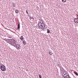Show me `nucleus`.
<instances>
[{
  "mask_svg": "<svg viewBox=\"0 0 78 78\" xmlns=\"http://www.w3.org/2000/svg\"><path fill=\"white\" fill-rule=\"evenodd\" d=\"M9 44L11 45L12 46H14V47H16V48L17 50H20V49L21 48L20 45L19 44H17V42L14 40L13 39H9Z\"/></svg>",
  "mask_w": 78,
  "mask_h": 78,
  "instance_id": "obj_1",
  "label": "nucleus"
},
{
  "mask_svg": "<svg viewBox=\"0 0 78 78\" xmlns=\"http://www.w3.org/2000/svg\"><path fill=\"white\" fill-rule=\"evenodd\" d=\"M0 69L3 72L6 70V68L5 67V66L4 65H1L0 66Z\"/></svg>",
  "mask_w": 78,
  "mask_h": 78,
  "instance_id": "obj_2",
  "label": "nucleus"
},
{
  "mask_svg": "<svg viewBox=\"0 0 78 78\" xmlns=\"http://www.w3.org/2000/svg\"><path fill=\"white\" fill-rule=\"evenodd\" d=\"M63 77H64L65 78H71L70 77L69 75H67V73L65 74L64 76H63Z\"/></svg>",
  "mask_w": 78,
  "mask_h": 78,
  "instance_id": "obj_3",
  "label": "nucleus"
},
{
  "mask_svg": "<svg viewBox=\"0 0 78 78\" xmlns=\"http://www.w3.org/2000/svg\"><path fill=\"white\" fill-rule=\"evenodd\" d=\"M74 21L75 23H78V19L77 18H75L74 19Z\"/></svg>",
  "mask_w": 78,
  "mask_h": 78,
  "instance_id": "obj_4",
  "label": "nucleus"
},
{
  "mask_svg": "<svg viewBox=\"0 0 78 78\" xmlns=\"http://www.w3.org/2000/svg\"><path fill=\"white\" fill-rule=\"evenodd\" d=\"M48 53L50 55H53V52L51 51H48Z\"/></svg>",
  "mask_w": 78,
  "mask_h": 78,
  "instance_id": "obj_5",
  "label": "nucleus"
},
{
  "mask_svg": "<svg viewBox=\"0 0 78 78\" xmlns=\"http://www.w3.org/2000/svg\"><path fill=\"white\" fill-rule=\"evenodd\" d=\"M42 25V23H41V22H39L38 23V27H39V26H40L41 25Z\"/></svg>",
  "mask_w": 78,
  "mask_h": 78,
  "instance_id": "obj_6",
  "label": "nucleus"
},
{
  "mask_svg": "<svg viewBox=\"0 0 78 78\" xmlns=\"http://www.w3.org/2000/svg\"><path fill=\"white\" fill-rule=\"evenodd\" d=\"M20 23H19V24L18 25V27H17V29L18 30L20 29Z\"/></svg>",
  "mask_w": 78,
  "mask_h": 78,
  "instance_id": "obj_7",
  "label": "nucleus"
},
{
  "mask_svg": "<svg viewBox=\"0 0 78 78\" xmlns=\"http://www.w3.org/2000/svg\"><path fill=\"white\" fill-rule=\"evenodd\" d=\"M40 27V28H41V29H44L45 27V26H44V27H42V26H39Z\"/></svg>",
  "mask_w": 78,
  "mask_h": 78,
  "instance_id": "obj_8",
  "label": "nucleus"
},
{
  "mask_svg": "<svg viewBox=\"0 0 78 78\" xmlns=\"http://www.w3.org/2000/svg\"><path fill=\"white\" fill-rule=\"evenodd\" d=\"M19 10L17 9H16L15 11V13H16L17 14H18L19 13Z\"/></svg>",
  "mask_w": 78,
  "mask_h": 78,
  "instance_id": "obj_9",
  "label": "nucleus"
},
{
  "mask_svg": "<svg viewBox=\"0 0 78 78\" xmlns=\"http://www.w3.org/2000/svg\"><path fill=\"white\" fill-rule=\"evenodd\" d=\"M47 33H50V30L49 29H47Z\"/></svg>",
  "mask_w": 78,
  "mask_h": 78,
  "instance_id": "obj_10",
  "label": "nucleus"
},
{
  "mask_svg": "<svg viewBox=\"0 0 78 78\" xmlns=\"http://www.w3.org/2000/svg\"><path fill=\"white\" fill-rule=\"evenodd\" d=\"M20 39L21 41H23V36H22L21 37Z\"/></svg>",
  "mask_w": 78,
  "mask_h": 78,
  "instance_id": "obj_11",
  "label": "nucleus"
},
{
  "mask_svg": "<svg viewBox=\"0 0 78 78\" xmlns=\"http://www.w3.org/2000/svg\"><path fill=\"white\" fill-rule=\"evenodd\" d=\"M74 73L76 76H78V73H77V72H74Z\"/></svg>",
  "mask_w": 78,
  "mask_h": 78,
  "instance_id": "obj_12",
  "label": "nucleus"
},
{
  "mask_svg": "<svg viewBox=\"0 0 78 78\" xmlns=\"http://www.w3.org/2000/svg\"><path fill=\"white\" fill-rule=\"evenodd\" d=\"M23 43L24 45H25V44H26V41H23Z\"/></svg>",
  "mask_w": 78,
  "mask_h": 78,
  "instance_id": "obj_13",
  "label": "nucleus"
},
{
  "mask_svg": "<svg viewBox=\"0 0 78 78\" xmlns=\"http://www.w3.org/2000/svg\"><path fill=\"white\" fill-rule=\"evenodd\" d=\"M12 4H13V7H16V4H15L14 3H12Z\"/></svg>",
  "mask_w": 78,
  "mask_h": 78,
  "instance_id": "obj_14",
  "label": "nucleus"
},
{
  "mask_svg": "<svg viewBox=\"0 0 78 78\" xmlns=\"http://www.w3.org/2000/svg\"><path fill=\"white\" fill-rule=\"evenodd\" d=\"M42 25H43V27H44V26H45V25L44 24V23L43 22H42V24H41Z\"/></svg>",
  "mask_w": 78,
  "mask_h": 78,
  "instance_id": "obj_15",
  "label": "nucleus"
},
{
  "mask_svg": "<svg viewBox=\"0 0 78 78\" xmlns=\"http://www.w3.org/2000/svg\"><path fill=\"white\" fill-rule=\"evenodd\" d=\"M62 2H66V0H62Z\"/></svg>",
  "mask_w": 78,
  "mask_h": 78,
  "instance_id": "obj_16",
  "label": "nucleus"
},
{
  "mask_svg": "<svg viewBox=\"0 0 78 78\" xmlns=\"http://www.w3.org/2000/svg\"><path fill=\"white\" fill-rule=\"evenodd\" d=\"M39 78H42V76L40 74H39Z\"/></svg>",
  "mask_w": 78,
  "mask_h": 78,
  "instance_id": "obj_17",
  "label": "nucleus"
},
{
  "mask_svg": "<svg viewBox=\"0 0 78 78\" xmlns=\"http://www.w3.org/2000/svg\"><path fill=\"white\" fill-rule=\"evenodd\" d=\"M26 12L27 14H28V11H27V10H26Z\"/></svg>",
  "mask_w": 78,
  "mask_h": 78,
  "instance_id": "obj_18",
  "label": "nucleus"
},
{
  "mask_svg": "<svg viewBox=\"0 0 78 78\" xmlns=\"http://www.w3.org/2000/svg\"><path fill=\"white\" fill-rule=\"evenodd\" d=\"M30 19H34V18H33V17H30Z\"/></svg>",
  "mask_w": 78,
  "mask_h": 78,
  "instance_id": "obj_19",
  "label": "nucleus"
},
{
  "mask_svg": "<svg viewBox=\"0 0 78 78\" xmlns=\"http://www.w3.org/2000/svg\"><path fill=\"white\" fill-rule=\"evenodd\" d=\"M40 26V27H43V25H41Z\"/></svg>",
  "mask_w": 78,
  "mask_h": 78,
  "instance_id": "obj_20",
  "label": "nucleus"
},
{
  "mask_svg": "<svg viewBox=\"0 0 78 78\" xmlns=\"http://www.w3.org/2000/svg\"><path fill=\"white\" fill-rule=\"evenodd\" d=\"M60 71H62V69L61 68H60Z\"/></svg>",
  "mask_w": 78,
  "mask_h": 78,
  "instance_id": "obj_21",
  "label": "nucleus"
},
{
  "mask_svg": "<svg viewBox=\"0 0 78 78\" xmlns=\"http://www.w3.org/2000/svg\"><path fill=\"white\" fill-rule=\"evenodd\" d=\"M5 41H6V39H5Z\"/></svg>",
  "mask_w": 78,
  "mask_h": 78,
  "instance_id": "obj_22",
  "label": "nucleus"
}]
</instances>
